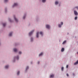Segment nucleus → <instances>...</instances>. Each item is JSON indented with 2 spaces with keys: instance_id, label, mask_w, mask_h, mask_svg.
Wrapping results in <instances>:
<instances>
[{
  "instance_id": "ddd939ff",
  "label": "nucleus",
  "mask_w": 78,
  "mask_h": 78,
  "mask_svg": "<svg viewBox=\"0 0 78 78\" xmlns=\"http://www.w3.org/2000/svg\"><path fill=\"white\" fill-rule=\"evenodd\" d=\"M8 67H9V66H5V69H8Z\"/></svg>"
},
{
  "instance_id": "dca6fc26",
  "label": "nucleus",
  "mask_w": 78,
  "mask_h": 78,
  "mask_svg": "<svg viewBox=\"0 0 78 78\" xmlns=\"http://www.w3.org/2000/svg\"><path fill=\"white\" fill-rule=\"evenodd\" d=\"M58 2L57 1H56L55 2V5H58Z\"/></svg>"
},
{
  "instance_id": "9b49d317",
  "label": "nucleus",
  "mask_w": 78,
  "mask_h": 78,
  "mask_svg": "<svg viewBox=\"0 0 78 78\" xmlns=\"http://www.w3.org/2000/svg\"><path fill=\"white\" fill-rule=\"evenodd\" d=\"M12 32L10 33L9 34V36H12Z\"/></svg>"
},
{
  "instance_id": "7ed1b4c3",
  "label": "nucleus",
  "mask_w": 78,
  "mask_h": 78,
  "mask_svg": "<svg viewBox=\"0 0 78 78\" xmlns=\"http://www.w3.org/2000/svg\"><path fill=\"white\" fill-rule=\"evenodd\" d=\"M18 5V4L17 3H15L14 4V5H13L12 6L13 8H14V7H15V6H17Z\"/></svg>"
},
{
  "instance_id": "cd10ccee",
  "label": "nucleus",
  "mask_w": 78,
  "mask_h": 78,
  "mask_svg": "<svg viewBox=\"0 0 78 78\" xmlns=\"http://www.w3.org/2000/svg\"><path fill=\"white\" fill-rule=\"evenodd\" d=\"M21 53H22V52L20 51L19 52V54H21Z\"/></svg>"
},
{
  "instance_id": "5701e85b",
  "label": "nucleus",
  "mask_w": 78,
  "mask_h": 78,
  "mask_svg": "<svg viewBox=\"0 0 78 78\" xmlns=\"http://www.w3.org/2000/svg\"><path fill=\"white\" fill-rule=\"evenodd\" d=\"M58 27L59 28H60V27H61V24H59Z\"/></svg>"
},
{
  "instance_id": "aec40b11",
  "label": "nucleus",
  "mask_w": 78,
  "mask_h": 78,
  "mask_svg": "<svg viewBox=\"0 0 78 78\" xmlns=\"http://www.w3.org/2000/svg\"><path fill=\"white\" fill-rule=\"evenodd\" d=\"M19 73H20V72L18 71L17 73V75H19Z\"/></svg>"
},
{
  "instance_id": "a878e982",
  "label": "nucleus",
  "mask_w": 78,
  "mask_h": 78,
  "mask_svg": "<svg viewBox=\"0 0 78 78\" xmlns=\"http://www.w3.org/2000/svg\"><path fill=\"white\" fill-rule=\"evenodd\" d=\"M61 24L62 25H63V22H61Z\"/></svg>"
},
{
  "instance_id": "a211bd4d",
  "label": "nucleus",
  "mask_w": 78,
  "mask_h": 78,
  "mask_svg": "<svg viewBox=\"0 0 78 78\" xmlns=\"http://www.w3.org/2000/svg\"><path fill=\"white\" fill-rule=\"evenodd\" d=\"M46 1V0H42V2H43V3H44V2H45Z\"/></svg>"
},
{
  "instance_id": "f704fd0d",
  "label": "nucleus",
  "mask_w": 78,
  "mask_h": 78,
  "mask_svg": "<svg viewBox=\"0 0 78 78\" xmlns=\"http://www.w3.org/2000/svg\"><path fill=\"white\" fill-rule=\"evenodd\" d=\"M73 75H74V73H73Z\"/></svg>"
},
{
  "instance_id": "412c9836",
  "label": "nucleus",
  "mask_w": 78,
  "mask_h": 78,
  "mask_svg": "<svg viewBox=\"0 0 78 78\" xmlns=\"http://www.w3.org/2000/svg\"><path fill=\"white\" fill-rule=\"evenodd\" d=\"M61 70L62 71H63V70H64V67H62L61 68Z\"/></svg>"
},
{
  "instance_id": "473e14b6",
  "label": "nucleus",
  "mask_w": 78,
  "mask_h": 78,
  "mask_svg": "<svg viewBox=\"0 0 78 78\" xmlns=\"http://www.w3.org/2000/svg\"><path fill=\"white\" fill-rule=\"evenodd\" d=\"M9 21H10V22H12V21H11V20H10Z\"/></svg>"
},
{
  "instance_id": "393cba45",
  "label": "nucleus",
  "mask_w": 78,
  "mask_h": 78,
  "mask_svg": "<svg viewBox=\"0 0 78 78\" xmlns=\"http://www.w3.org/2000/svg\"><path fill=\"white\" fill-rule=\"evenodd\" d=\"M16 59H19V56H17L16 57Z\"/></svg>"
},
{
  "instance_id": "2f4dec72",
  "label": "nucleus",
  "mask_w": 78,
  "mask_h": 78,
  "mask_svg": "<svg viewBox=\"0 0 78 78\" xmlns=\"http://www.w3.org/2000/svg\"><path fill=\"white\" fill-rule=\"evenodd\" d=\"M78 6L75 7V8L78 9Z\"/></svg>"
},
{
  "instance_id": "39448f33",
  "label": "nucleus",
  "mask_w": 78,
  "mask_h": 78,
  "mask_svg": "<svg viewBox=\"0 0 78 78\" xmlns=\"http://www.w3.org/2000/svg\"><path fill=\"white\" fill-rule=\"evenodd\" d=\"M14 19L15 20L16 22H17L18 21V20H17V19L16 18V17L15 16H14Z\"/></svg>"
},
{
  "instance_id": "1a4fd4ad",
  "label": "nucleus",
  "mask_w": 78,
  "mask_h": 78,
  "mask_svg": "<svg viewBox=\"0 0 78 78\" xmlns=\"http://www.w3.org/2000/svg\"><path fill=\"white\" fill-rule=\"evenodd\" d=\"M64 51V48H62L61 49V51H62V52H63V51Z\"/></svg>"
},
{
  "instance_id": "0eeeda50",
  "label": "nucleus",
  "mask_w": 78,
  "mask_h": 78,
  "mask_svg": "<svg viewBox=\"0 0 78 78\" xmlns=\"http://www.w3.org/2000/svg\"><path fill=\"white\" fill-rule=\"evenodd\" d=\"M78 64V60L75 63H74V65H76V64Z\"/></svg>"
},
{
  "instance_id": "c756f323",
  "label": "nucleus",
  "mask_w": 78,
  "mask_h": 78,
  "mask_svg": "<svg viewBox=\"0 0 78 78\" xmlns=\"http://www.w3.org/2000/svg\"><path fill=\"white\" fill-rule=\"evenodd\" d=\"M31 41H33V38H31Z\"/></svg>"
},
{
  "instance_id": "f8f14e48",
  "label": "nucleus",
  "mask_w": 78,
  "mask_h": 78,
  "mask_svg": "<svg viewBox=\"0 0 78 78\" xmlns=\"http://www.w3.org/2000/svg\"><path fill=\"white\" fill-rule=\"evenodd\" d=\"M42 55H43V53L41 52V54H40L39 55V56H42Z\"/></svg>"
},
{
  "instance_id": "7c9ffc66",
  "label": "nucleus",
  "mask_w": 78,
  "mask_h": 78,
  "mask_svg": "<svg viewBox=\"0 0 78 78\" xmlns=\"http://www.w3.org/2000/svg\"><path fill=\"white\" fill-rule=\"evenodd\" d=\"M66 75H67V76H69V74H66Z\"/></svg>"
},
{
  "instance_id": "4be33fe9",
  "label": "nucleus",
  "mask_w": 78,
  "mask_h": 78,
  "mask_svg": "<svg viewBox=\"0 0 78 78\" xmlns=\"http://www.w3.org/2000/svg\"><path fill=\"white\" fill-rule=\"evenodd\" d=\"M29 68V67H28V66H27L26 68V70H27L28 69V68Z\"/></svg>"
},
{
  "instance_id": "bb28decb",
  "label": "nucleus",
  "mask_w": 78,
  "mask_h": 78,
  "mask_svg": "<svg viewBox=\"0 0 78 78\" xmlns=\"http://www.w3.org/2000/svg\"><path fill=\"white\" fill-rule=\"evenodd\" d=\"M23 19H24L25 18V16H24L23 17Z\"/></svg>"
},
{
  "instance_id": "2eb2a0df",
  "label": "nucleus",
  "mask_w": 78,
  "mask_h": 78,
  "mask_svg": "<svg viewBox=\"0 0 78 78\" xmlns=\"http://www.w3.org/2000/svg\"><path fill=\"white\" fill-rule=\"evenodd\" d=\"M14 51H15V52H16V51H17V50L16 48H14Z\"/></svg>"
},
{
  "instance_id": "6e6552de",
  "label": "nucleus",
  "mask_w": 78,
  "mask_h": 78,
  "mask_svg": "<svg viewBox=\"0 0 78 78\" xmlns=\"http://www.w3.org/2000/svg\"><path fill=\"white\" fill-rule=\"evenodd\" d=\"M50 78H53V77H54V75L53 74L51 75L50 76Z\"/></svg>"
},
{
  "instance_id": "20e7f679",
  "label": "nucleus",
  "mask_w": 78,
  "mask_h": 78,
  "mask_svg": "<svg viewBox=\"0 0 78 78\" xmlns=\"http://www.w3.org/2000/svg\"><path fill=\"white\" fill-rule=\"evenodd\" d=\"M46 28H48V29H49L50 28V26L48 25H46Z\"/></svg>"
},
{
  "instance_id": "6ab92c4d",
  "label": "nucleus",
  "mask_w": 78,
  "mask_h": 78,
  "mask_svg": "<svg viewBox=\"0 0 78 78\" xmlns=\"http://www.w3.org/2000/svg\"><path fill=\"white\" fill-rule=\"evenodd\" d=\"M78 18V17H77V16H76L75 17V20H77V18Z\"/></svg>"
},
{
  "instance_id": "423d86ee",
  "label": "nucleus",
  "mask_w": 78,
  "mask_h": 78,
  "mask_svg": "<svg viewBox=\"0 0 78 78\" xmlns=\"http://www.w3.org/2000/svg\"><path fill=\"white\" fill-rule=\"evenodd\" d=\"M36 36L37 37H39V32H37V33Z\"/></svg>"
},
{
  "instance_id": "f257e3e1",
  "label": "nucleus",
  "mask_w": 78,
  "mask_h": 78,
  "mask_svg": "<svg viewBox=\"0 0 78 78\" xmlns=\"http://www.w3.org/2000/svg\"><path fill=\"white\" fill-rule=\"evenodd\" d=\"M34 30H33L32 31H31V32H30L29 33V36H31V34H33V32H34Z\"/></svg>"
},
{
  "instance_id": "f3484780",
  "label": "nucleus",
  "mask_w": 78,
  "mask_h": 78,
  "mask_svg": "<svg viewBox=\"0 0 78 78\" xmlns=\"http://www.w3.org/2000/svg\"><path fill=\"white\" fill-rule=\"evenodd\" d=\"M40 34L41 35H42H42H43V34H42V32H40Z\"/></svg>"
},
{
  "instance_id": "f03ea898",
  "label": "nucleus",
  "mask_w": 78,
  "mask_h": 78,
  "mask_svg": "<svg viewBox=\"0 0 78 78\" xmlns=\"http://www.w3.org/2000/svg\"><path fill=\"white\" fill-rule=\"evenodd\" d=\"M74 14L76 15V16H78V12L75 10L74 11Z\"/></svg>"
},
{
  "instance_id": "4468645a",
  "label": "nucleus",
  "mask_w": 78,
  "mask_h": 78,
  "mask_svg": "<svg viewBox=\"0 0 78 78\" xmlns=\"http://www.w3.org/2000/svg\"><path fill=\"white\" fill-rule=\"evenodd\" d=\"M6 24H5V23H3V27H5L6 26Z\"/></svg>"
},
{
  "instance_id": "9d476101",
  "label": "nucleus",
  "mask_w": 78,
  "mask_h": 78,
  "mask_svg": "<svg viewBox=\"0 0 78 78\" xmlns=\"http://www.w3.org/2000/svg\"><path fill=\"white\" fill-rule=\"evenodd\" d=\"M66 42H67V41L65 40L63 42L62 44H66Z\"/></svg>"
},
{
  "instance_id": "c85d7f7f",
  "label": "nucleus",
  "mask_w": 78,
  "mask_h": 78,
  "mask_svg": "<svg viewBox=\"0 0 78 78\" xmlns=\"http://www.w3.org/2000/svg\"><path fill=\"white\" fill-rule=\"evenodd\" d=\"M68 67H69V66H68V65H67L66 66V68H68Z\"/></svg>"
},
{
  "instance_id": "72a5a7b5",
  "label": "nucleus",
  "mask_w": 78,
  "mask_h": 78,
  "mask_svg": "<svg viewBox=\"0 0 78 78\" xmlns=\"http://www.w3.org/2000/svg\"><path fill=\"white\" fill-rule=\"evenodd\" d=\"M38 64H39V62H38Z\"/></svg>"
},
{
  "instance_id": "b1692460",
  "label": "nucleus",
  "mask_w": 78,
  "mask_h": 78,
  "mask_svg": "<svg viewBox=\"0 0 78 78\" xmlns=\"http://www.w3.org/2000/svg\"><path fill=\"white\" fill-rule=\"evenodd\" d=\"M8 0H5V2H8Z\"/></svg>"
}]
</instances>
